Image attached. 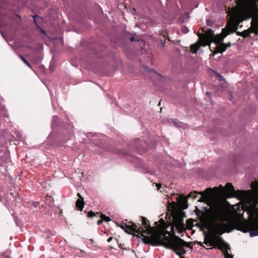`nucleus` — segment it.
I'll return each mask as SVG.
<instances>
[{
    "mask_svg": "<svg viewBox=\"0 0 258 258\" xmlns=\"http://www.w3.org/2000/svg\"><path fill=\"white\" fill-rule=\"evenodd\" d=\"M217 78H218L220 81H223L224 80V77L218 73H217Z\"/></svg>",
    "mask_w": 258,
    "mask_h": 258,
    "instance_id": "24",
    "label": "nucleus"
},
{
    "mask_svg": "<svg viewBox=\"0 0 258 258\" xmlns=\"http://www.w3.org/2000/svg\"><path fill=\"white\" fill-rule=\"evenodd\" d=\"M171 120H172V122L174 123V124L175 125V126H178L177 122L176 120L171 119Z\"/></svg>",
    "mask_w": 258,
    "mask_h": 258,
    "instance_id": "29",
    "label": "nucleus"
},
{
    "mask_svg": "<svg viewBox=\"0 0 258 258\" xmlns=\"http://www.w3.org/2000/svg\"><path fill=\"white\" fill-rule=\"evenodd\" d=\"M51 134H52L51 133L50 135H49L48 138H49V137H50V136L51 135Z\"/></svg>",
    "mask_w": 258,
    "mask_h": 258,
    "instance_id": "41",
    "label": "nucleus"
},
{
    "mask_svg": "<svg viewBox=\"0 0 258 258\" xmlns=\"http://www.w3.org/2000/svg\"><path fill=\"white\" fill-rule=\"evenodd\" d=\"M130 40H131V41H139V40L136 39L134 36H132V37L130 38Z\"/></svg>",
    "mask_w": 258,
    "mask_h": 258,
    "instance_id": "28",
    "label": "nucleus"
},
{
    "mask_svg": "<svg viewBox=\"0 0 258 258\" xmlns=\"http://www.w3.org/2000/svg\"><path fill=\"white\" fill-rule=\"evenodd\" d=\"M248 33V32L246 30L242 32V35H246Z\"/></svg>",
    "mask_w": 258,
    "mask_h": 258,
    "instance_id": "36",
    "label": "nucleus"
},
{
    "mask_svg": "<svg viewBox=\"0 0 258 258\" xmlns=\"http://www.w3.org/2000/svg\"><path fill=\"white\" fill-rule=\"evenodd\" d=\"M15 223L16 224V225L18 226H19L20 225V223L19 222V221H18V220L17 219H15Z\"/></svg>",
    "mask_w": 258,
    "mask_h": 258,
    "instance_id": "31",
    "label": "nucleus"
},
{
    "mask_svg": "<svg viewBox=\"0 0 258 258\" xmlns=\"http://www.w3.org/2000/svg\"><path fill=\"white\" fill-rule=\"evenodd\" d=\"M78 196L80 199H78L76 201V207L78 210L82 211L84 206V202L83 198L81 196L79 193L78 194Z\"/></svg>",
    "mask_w": 258,
    "mask_h": 258,
    "instance_id": "10",
    "label": "nucleus"
},
{
    "mask_svg": "<svg viewBox=\"0 0 258 258\" xmlns=\"http://www.w3.org/2000/svg\"><path fill=\"white\" fill-rule=\"evenodd\" d=\"M206 34L209 38H212L213 37V31L212 30V29H209L206 32Z\"/></svg>",
    "mask_w": 258,
    "mask_h": 258,
    "instance_id": "17",
    "label": "nucleus"
},
{
    "mask_svg": "<svg viewBox=\"0 0 258 258\" xmlns=\"http://www.w3.org/2000/svg\"><path fill=\"white\" fill-rule=\"evenodd\" d=\"M100 217L101 219H103V221L107 222L111 221L110 219L108 217L106 216L105 215L103 214H101Z\"/></svg>",
    "mask_w": 258,
    "mask_h": 258,
    "instance_id": "18",
    "label": "nucleus"
},
{
    "mask_svg": "<svg viewBox=\"0 0 258 258\" xmlns=\"http://www.w3.org/2000/svg\"><path fill=\"white\" fill-rule=\"evenodd\" d=\"M213 216L215 221L214 232L207 237H206L204 243L207 245L217 247L219 249L223 248L221 245H223V248L225 249L223 251L224 257L233 258V255L228 253V250L230 249V245L226 243L223 238L220 236L226 232L227 227V224L224 222L226 218L225 212L222 209L217 208L214 210Z\"/></svg>",
    "mask_w": 258,
    "mask_h": 258,
    "instance_id": "1",
    "label": "nucleus"
},
{
    "mask_svg": "<svg viewBox=\"0 0 258 258\" xmlns=\"http://www.w3.org/2000/svg\"><path fill=\"white\" fill-rule=\"evenodd\" d=\"M156 186L157 187V189L158 190H159L160 187H161V185L160 184H158V183H156Z\"/></svg>",
    "mask_w": 258,
    "mask_h": 258,
    "instance_id": "33",
    "label": "nucleus"
},
{
    "mask_svg": "<svg viewBox=\"0 0 258 258\" xmlns=\"http://www.w3.org/2000/svg\"><path fill=\"white\" fill-rule=\"evenodd\" d=\"M103 221V219H101V220H99L97 221V224L98 225H100L101 223H102Z\"/></svg>",
    "mask_w": 258,
    "mask_h": 258,
    "instance_id": "32",
    "label": "nucleus"
},
{
    "mask_svg": "<svg viewBox=\"0 0 258 258\" xmlns=\"http://www.w3.org/2000/svg\"><path fill=\"white\" fill-rule=\"evenodd\" d=\"M210 94H211V93H210V92H206V94L207 95H208V96L210 95Z\"/></svg>",
    "mask_w": 258,
    "mask_h": 258,
    "instance_id": "38",
    "label": "nucleus"
},
{
    "mask_svg": "<svg viewBox=\"0 0 258 258\" xmlns=\"http://www.w3.org/2000/svg\"><path fill=\"white\" fill-rule=\"evenodd\" d=\"M198 194L202 195V197L198 200V202H203L205 201L204 198L203 197V192L201 191V192H199Z\"/></svg>",
    "mask_w": 258,
    "mask_h": 258,
    "instance_id": "23",
    "label": "nucleus"
},
{
    "mask_svg": "<svg viewBox=\"0 0 258 258\" xmlns=\"http://www.w3.org/2000/svg\"><path fill=\"white\" fill-rule=\"evenodd\" d=\"M47 233H49V234H50L51 235H54V232H53V231L48 230L47 232Z\"/></svg>",
    "mask_w": 258,
    "mask_h": 258,
    "instance_id": "30",
    "label": "nucleus"
},
{
    "mask_svg": "<svg viewBox=\"0 0 258 258\" xmlns=\"http://www.w3.org/2000/svg\"><path fill=\"white\" fill-rule=\"evenodd\" d=\"M181 31L183 33L186 34L189 32V29L186 26H183Z\"/></svg>",
    "mask_w": 258,
    "mask_h": 258,
    "instance_id": "19",
    "label": "nucleus"
},
{
    "mask_svg": "<svg viewBox=\"0 0 258 258\" xmlns=\"http://www.w3.org/2000/svg\"><path fill=\"white\" fill-rule=\"evenodd\" d=\"M45 236L47 237V238H49V236L47 234H46Z\"/></svg>",
    "mask_w": 258,
    "mask_h": 258,
    "instance_id": "40",
    "label": "nucleus"
},
{
    "mask_svg": "<svg viewBox=\"0 0 258 258\" xmlns=\"http://www.w3.org/2000/svg\"><path fill=\"white\" fill-rule=\"evenodd\" d=\"M220 188L219 192L220 194L223 195H226L228 198L236 197L237 196V193L238 191L234 190V186L230 183H227L226 184V188H224L221 185L219 187Z\"/></svg>",
    "mask_w": 258,
    "mask_h": 258,
    "instance_id": "6",
    "label": "nucleus"
},
{
    "mask_svg": "<svg viewBox=\"0 0 258 258\" xmlns=\"http://www.w3.org/2000/svg\"><path fill=\"white\" fill-rule=\"evenodd\" d=\"M247 18H242V16L240 14L236 16L233 21L229 22L226 26V29H223L221 33L222 36L220 38L221 40L226 37L227 35L230 33H232L238 29V25L240 23L242 22L244 19L246 20Z\"/></svg>",
    "mask_w": 258,
    "mask_h": 258,
    "instance_id": "4",
    "label": "nucleus"
},
{
    "mask_svg": "<svg viewBox=\"0 0 258 258\" xmlns=\"http://www.w3.org/2000/svg\"><path fill=\"white\" fill-rule=\"evenodd\" d=\"M19 57L21 59V60L29 68H31L30 64L28 62V61L22 55L19 54Z\"/></svg>",
    "mask_w": 258,
    "mask_h": 258,
    "instance_id": "16",
    "label": "nucleus"
},
{
    "mask_svg": "<svg viewBox=\"0 0 258 258\" xmlns=\"http://www.w3.org/2000/svg\"><path fill=\"white\" fill-rule=\"evenodd\" d=\"M226 50L225 46H224V43H222L216 46L215 53H222Z\"/></svg>",
    "mask_w": 258,
    "mask_h": 258,
    "instance_id": "11",
    "label": "nucleus"
},
{
    "mask_svg": "<svg viewBox=\"0 0 258 258\" xmlns=\"http://www.w3.org/2000/svg\"><path fill=\"white\" fill-rule=\"evenodd\" d=\"M167 240L165 241L160 240V245L164 247L172 249L175 253L180 256V258H184L181 255L185 254L186 251L184 247H190L191 242H186L179 237H175L174 239H171L169 237H165Z\"/></svg>",
    "mask_w": 258,
    "mask_h": 258,
    "instance_id": "3",
    "label": "nucleus"
},
{
    "mask_svg": "<svg viewBox=\"0 0 258 258\" xmlns=\"http://www.w3.org/2000/svg\"><path fill=\"white\" fill-rule=\"evenodd\" d=\"M33 18V19H34V23L35 24V25L39 28H40V27L39 26L38 23H37V21H36V18H39V16L37 15H34V16H32Z\"/></svg>",
    "mask_w": 258,
    "mask_h": 258,
    "instance_id": "20",
    "label": "nucleus"
},
{
    "mask_svg": "<svg viewBox=\"0 0 258 258\" xmlns=\"http://www.w3.org/2000/svg\"><path fill=\"white\" fill-rule=\"evenodd\" d=\"M246 31L249 33V35L250 34V33H254L255 35H258V30L254 29L252 27L249 28Z\"/></svg>",
    "mask_w": 258,
    "mask_h": 258,
    "instance_id": "15",
    "label": "nucleus"
},
{
    "mask_svg": "<svg viewBox=\"0 0 258 258\" xmlns=\"http://www.w3.org/2000/svg\"><path fill=\"white\" fill-rule=\"evenodd\" d=\"M162 45H163V47L164 46V43H162Z\"/></svg>",
    "mask_w": 258,
    "mask_h": 258,
    "instance_id": "42",
    "label": "nucleus"
},
{
    "mask_svg": "<svg viewBox=\"0 0 258 258\" xmlns=\"http://www.w3.org/2000/svg\"><path fill=\"white\" fill-rule=\"evenodd\" d=\"M251 25L254 29L258 30V19H252Z\"/></svg>",
    "mask_w": 258,
    "mask_h": 258,
    "instance_id": "14",
    "label": "nucleus"
},
{
    "mask_svg": "<svg viewBox=\"0 0 258 258\" xmlns=\"http://www.w3.org/2000/svg\"><path fill=\"white\" fill-rule=\"evenodd\" d=\"M200 48V46L197 44H192L190 46L191 51L194 53H196Z\"/></svg>",
    "mask_w": 258,
    "mask_h": 258,
    "instance_id": "13",
    "label": "nucleus"
},
{
    "mask_svg": "<svg viewBox=\"0 0 258 258\" xmlns=\"http://www.w3.org/2000/svg\"><path fill=\"white\" fill-rule=\"evenodd\" d=\"M206 22H207V25H208V26H211L212 23V22H211V21L210 20H207Z\"/></svg>",
    "mask_w": 258,
    "mask_h": 258,
    "instance_id": "27",
    "label": "nucleus"
},
{
    "mask_svg": "<svg viewBox=\"0 0 258 258\" xmlns=\"http://www.w3.org/2000/svg\"><path fill=\"white\" fill-rule=\"evenodd\" d=\"M96 216V214L92 211H90L88 213V217L90 218Z\"/></svg>",
    "mask_w": 258,
    "mask_h": 258,
    "instance_id": "22",
    "label": "nucleus"
},
{
    "mask_svg": "<svg viewBox=\"0 0 258 258\" xmlns=\"http://www.w3.org/2000/svg\"><path fill=\"white\" fill-rule=\"evenodd\" d=\"M38 46L42 50L43 49V46L42 44H39Z\"/></svg>",
    "mask_w": 258,
    "mask_h": 258,
    "instance_id": "34",
    "label": "nucleus"
},
{
    "mask_svg": "<svg viewBox=\"0 0 258 258\" xmlns=\"http://www.w3.org/2000/svg\"><path fill=\"white\" fill-rule=\"evenodd\" d=\"M246 227L240 230L244 233L249 232L250 236L252 237L258 236V220L253 219L249 222L246 223Z\"/></svg>",
    "mask_w": 258,
    "mask_h": 258,
    "instance_id": "5",
    "label": "nucleus"
},
{
    "mask_svg": "<svg viewBox=\"0 0 258 258\" xmlns=\"http://www.w3.org/2000/svg\"><path fill=\"white\" fill-rule=\"evenodd\" d=\"M197 194H198V192H197L196 191H194V192L189 194L186 198H185V197H183L182 198V202L183 203V207L184 209H186L188 207L187 199L189 198H192L193 199H196V198H197Z\"/></svg>",
    "mask_w": 258,
    "mask_h": 258,
    "instance_id": "7",
    "label": "nucleus"
},
{
    "mask_svg": "<svg viewBox=\"0 0 258 258\" xmlns=\"http://www.w3.org/2000/svg\"><path fill=\"white\" fill-rule=\"evenodd\" d=\"M140 219L141 220L142 225L144 226L145 229L142 227H139L138 229L136 228L135 233L141 234L142 236H144L143 241L144 243H150L154 239H156L158 244L160 245V239L165 241L167 240L165 237L168 236H166V234L155 233L154 228L150 226L149 223V221L147 219L141 217Z\"/></svg>",
    "mask_w": 258,
    "mask_h": 258,
    "instance_id": "2",
    "label": "nucleus"
},
{
    "mask_svg": "<svg viewBox=\"0 0 258 258\" xmlns=\"http://www.w3.org/2000/svg\"><path fill=\"white\" fill-rule=\"evenodd\" d=\"M144 70H145L146 72H149V73L151 72H152V71H154V70H153V69H150V68L149 67H148V66H144Z\"/></svg>",
    "mask_w": 258,
    "mask_h": 258,
    "instance_id": "21",
    "label": "nucleus"
},
{
    "mask_svg": "<svg viewBox=\"0 0 258 258\" xmlns=\"http://www.w3.org/2000/svg\"><path fill=\"white\" fill-rule=\"evenodd\" d=\"M218 188L217 187H214V189H216V190H218Z\"/></svg>",
    "mask_w": 258,
    "mask_h": 258,
    "instance_id": "39",
    "label": "nucleus"
},
{
    "mask_svg": "<svg viewBox=\"0 0 258 258\" xmlns=\"http://www.w3.org/2000/svg\"><path fill=\"white\" fill-rule=\"evenodd\" d=\"M41 32L43 34H44V35H45V34H46V32H45V31L44 30H42V29H41Z\"/></svg>",
    "mask_w": 258,
    "mask_h": 258,
    "instance_id": "37",
    "label": "nucleus"
},
{
    "mask_svg": "<svg viewBox=\"0 0 258 258\" xmlns=\"http://www.w3.org/2000/svg\"><path fill=\"white\" fill-rule=\"evenodd\" d=\"M13 24L19 25L21 23V18L19 15L12 14L8 17Z\"/></svg>",
    "mask_w": 258,
    "mask_h": 258,
    "instance_id": "9",
    "label": "nucleus"
},
{
    "mask_svg": "<svg viewBox=\"0 0 258 258\" xmlns=\"http://www.w3.org/2000/svg\"><path fill=\"white\" fill-rule=\"evenodd\" d=\"M230 46H231V43L230 42H228V43H224V46H225L226 49L227 47H230Z\"/></svg>",
    "mask_w": 258,
    "mask_h": 258,
    "instance_id": "26",
    "label": "nucleus"
},
{
    "mask_svg": "<svg viewBox=\"0 0 258 258\" xmlns=\"http://www.w3.org/2000/svg\"><path fill=\"white\" fill-rule=\"evenodd\" d=\"M237 33V34L239 36H241L244 38H246V37H249V33H248L246 35H242V33H240L239 32H236Z\"/></svg>",
    "mask_w": 258,
    "mask_h": 258,
    "instance_id": "25",
    "label": "nucleus"
},
{
    "mask_svg": "<svg viewBox=\"0 0 258 258\" xmlns=\"http://www.w3.org/2000/svg\"><path fill=\"white\" fill-rule=\"evenodd\" d=\"M118 226H120L122 229L124 230V231L126 233H130V234H131L132 232H135L136 228H138V226L136 225V224H134V223L133 224L132 227L128 226V225H122V226L118 225Z\"/></svg>",
    "mask_w": 258,
    "mask_h": 258,
    "instance_id": "8",
    "label": "nucleus"
},
{
    "mask_svg": "<svg viewBox=\"0 0 258 258\" xmlns=\"http://www.w3.org/2000/svg\"><path fill=\"white\" fill-rule=\"evenodd\" d=\"M59 119V118L57 116L54 115L53 116V120L52 122V127H54L58 125Z\"/></svg>",
    "mask_w": 258,
    "mask_h": 258,
    "instance_id": "12",
    "label": "nucleus"
},
{
    "mask_svg": "<svg viewBox=\"0 0 258 258\" xmlns=\"http://www.w3.org/2000/svg\"><path fill=\"white\" fill-rule=\"evenodd\" d=\"M112 239V237H109V238L107 239V242H110Z\"/></svg>",
    "mask_w": 258,
    "mask_h": 258,
    "instance_id": "35",
    "label": "nucleus"
}]
</instances>
